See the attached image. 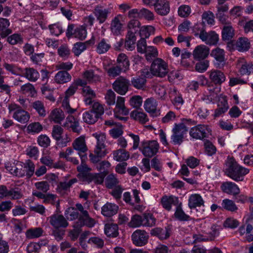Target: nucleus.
I'll list each match as a JSON object with an SVG mask.
<instances>
[{
    "instance_id": "f257e3e1",
    "label": "nucleus",
    "mask_w": 253,
    "mask_h": 253,
    "mask_svg": "<svg viewBox=\"0 0 253 253\" xmlns=\"http://www.w3.org/2000/svg\"><path fill=\"white\" fill-rule=\"evenodd\" d=\"M226 175L236 181L243 180V177L249 172V169L240 166L233 157H228L226 162Z\"/></svg>"
},
{
    "instance_id": "f03ea898",
    "label": "nucleus",
    "mask_w": 253,
    "mask_h": 253,
    "mask_svg": "<svg viewBox=\"0 0 253 253\" xmlns=\"http://www.w3.org/2000/svg\"><path fill=\"white\" fill-rule=\"evenodd\" d=\"M150 70L153 76L163 78L169 73L168 65L161 58H157L152 63Z\"/></svg>"
},
{
    "instance_id": "7ed1b4c3",
    "label": "nucleus",
    "mask_w": 253,
    "mask_h": 253,
    "mask_svg": "<svg viewBox=\"0 0 253 253\" xmlns=\"http://www.w3.org/2000/svg\"><path fill=\"white\" fill-rule=\"evenodd\" d=\"M171 142L174 145H180L184 139V135L188 131V129L183 123L175 124L172 130Z\"/></svg>"
},
{
    "instance_id": "20e7f679",
    "label": "nucleus",
    "mask_w": 253,
    "mask_h": 253,
    "mask_svg": "<svg viewBox=\"0 0 253 253\" xmlns=\"http://www.w3.org/2000/svg\"><path fill=\"white\" fill-rule=\"evenodd\" d=\"M159 148L158 141L153 140L143 141L140 150L145 157L152 158L159 152Z\"/></svg>"
},
{
    "instance_id": "39448f33",
    "label": "nucleus",
    "mask_w": 253,
    "mask_h": 253,
    "mask_svg": "<svg viewBox=\"0 0 253 253\" xmlns=\"http://www.w3.org/2000/svg\"><path fill=\"white\" fill-rule=\"evenodd\" d=\"M76 207L79 212V222L81 226L85 225L89 227H93L95 224L94 219L90 217L87 209L80 203L76 204Z\"/></svg>"
},
{
    "instance_id": "423d86ee",
    "label": "nucleus",
    "mask_w": 253,
    "mask_h": 253,
    "mask_svg": "<svg viewBox=\"0 0 253 253\" xmlns=\"http://www.w3.org/2000/svg\"><path fill=\"white\" fill-rule=\"evenodd\" d=\"M64 129L62 127L59 125H54L52 127L51 135L52 137L57 142L66 146L67 143L71 141V139L68 134H66L63 136Z\"/></svg>"
},
{
    "instance_id": "0eeeda50",
    "label": "nucleus",
    "mask_w": 253,
    "mask_h": 253,
    "mask_svg": "<svg viewBox=\"0 0 253 253\" xmlns=\"http://www.w3.org/2000/svg\"><path fill=\"white\" fill-rule=\"evenodd\" d=\"M125 98L122 96H118L116 101V108L114 109V114L116 118L120 120L126 121L127 117L121 116L120 115L126 116L128 115L129 110L125 105Z\"/></svg>"
},
{
    "instance_id": "6e6552de",
    "label": "nucleus",
    "mask_w": 253,
    "mask_h": 253,
    "mask_svg": "<svg viewBox=\"0 0 253 253\" xmlns=\"http://www.w3.org/2000/svg\"><path fill=\"white\" fill-rule=\"evenodd\" d=\"M211 129L208 126L198 125L191 128L190 135L194 138L202 139L211 134Z\"/></svg>"
},
{
    "instance_id": "1a4fd4ad",
    "label": "nucleus",
    "mask_w": 253,
    "mask_h": 253,
    "mask_svg": "<svg viewBox=\"0 0 253 253\" xmlns=\"http://www.w3.org/2000/svg\"><path fill=\"white\" fill-rule=\"evenodd\" d=\"M111 9L105 8L103 6L98 4L96 5L92 10V13L95 16L99 24L104 23L111 13Z\"/></svg>"
},
{
    "instance_id": "9d476101",
    "label": "nucleus",
    "mask_w": 253,
    "mask_h": 253,
    "mask_svg": "<svg viewBox=\"0 0 253 253\" xmlns=\"http://www.w3.org/2000/svg\"><path fill=\"white\" fill-rule=\"evenodd\" d=\"M129 81L123 77H119L113 84V88L120 95H125L128 89Z\"/></svg>"
},
{
    "instance_id": "9b49d317",
    "label": "nucleus",
    "mask_w": 253,
    "mask_h": 253,
    "mask_svg": "<svg viewBox=\"0 0 253 253\" xmlns=\"http://www.w3.org/2000/svg\"><path fill=\"white\" fill-rule=\"evenodd\" d=\"M16 104H11L9 106L10 112L15 111L13 117L21 123H25L29 121L30 116L29 113L23 109H19Z\"/></svg>"
},
{
    "instance_id": "f8f14e48",
    "label": "nucleus",
    "mask_w": 253,
    "mask_h": 253,
    "mask_svg": "<svg viewBox=\"0 0 253 253\" xmlns=\"http://www.w3.org/2000/svg\"><path fill=\"white\" fill-rule=\"evenodd\" d=\"M131 238L133 243L135 246L141 247L147 243L149 235L144 230H136L132 233Z\"/></svg>"
},
{
    "instance_id": "ddd939ff",
    "label": "nucleus",
    "mask_w": 253,
    "mask_h": 253,
    "mask_svg": "<svg viewBox=\"0 0 253 253\" xmlns=\"http://www.w3.org/2000/svg\"><path fill=\"white\" fill-rule=\"evenodd\" d=\"M72 146L74 150L78 151V154L82 160L86 158V152L87 151V147L84 137L80 136L76 138L73 142Z\"/></svg>"
},
{
    "instance_id": "4468645a",
    "label": "nucleus",
    "mask_w": 253,
    "mask_h": 253,
    "mask_svg": "<svg viewBox=\"0 0 253 253\" xmlns=\"http://www.w3.org/2000/svg\"><path fill=\"white\" fill-rule=\"evenodd\" d=\"M237 62L239 67V72L241 75H250L253 73V63L252 62H247L243 58H239Z\"/></svg>"
},
{
    "instance_id": "2eb2a0df",
    "label": "nucleus",
    "mask_w": 253,
    "mask_h": 253,
    "mask_svg": "<svg viewBox=\"0 0 253 253\" xmlns=\"http://www.w3.org/2000/svg\"><path fill=\"white\" fill-rule=\"evenodd\" d=\"M154 6L155 11L160 15H167L170 11L169 2L167 0H158Z\"/></svg>"
},
{
    "instance_id": "dca6fc26",
    "label": "nucleus",
    "mask_w": 253,
    "mask_h": 253,
    "mask_svg": "<svg viewBox=\"0 0 253 253\" xmlns=\"http://www.w3.org/2000/svg\"><path fill=\"white\" fill-rule=\"evenodd\" d=\"M220 188L224 193L234 196L238 195L240 192V188L237 185L230 181L223 182Z\"/></svg>"
},
{
    "instance_id": "f3484780",
    "label": "nucleus",
    "mask_w": 253,
    "mask_h": 253,
    "mask_svg": "<svg viewBox=\"0 0 253 253\" xmlns=\"http://www.w3.org/2000/svg\"><path fill=\"white\" fill-rule=\"evenodd\" d=\"M150 234L152 236L158 237L161 240H164L169 237L171 230L168 227L165 228L156 227L151 229Z\"/></svg>"
},
{
    "instance_id": "a211bd4d",
    "label": "nucleus",
    "mask_w": 253,
    "mask_h": 253,
    "mask_svg": "<svg viewBox=\"0 0 253 253\" xmlns=\"http://www.w3.org/2000/svg\"><path fill=\"white\" fill-rule=\"evenodd\" d=\"M209 73L210 79L214 84L220 85L225 81V75L222 71L218 70H212Z\"/></svg>"
},
{
    "instance_id": "6ab92c4d",
    "label": "nucleus",
    "mask_w": 253,
    "mask_h": 253,
    "mask_svg": "<svg viewBox=\"0 0 253 253\" xmlns=\"http://www.w3.org/2000/svg\"><path fill=\"white\" fill-rule=\"evenodd\" d=\"M210 49L205 45L197 46L193 52V56L195 59L200 60L207 58L209 54Z\"/></svg>"
},
{
    "instance_id": "aec40b11",
    "label": "nucleus",
    "mask_w": 253,
    "mask_h": 253,
    "mask_svg": "<svg viewBox=\"0 0 253 253\" xmlns=\"http://www.w3.org/2000/svg\"><path fill=\"white\" fill-rule=\"evenodd\" d=\"M200 40L207 44L215 45L218 42L219 37L218 34L213 31H211L209 32L206 31Z\"/></svg>"
},
{
    "instance_id": "412c9836",
    "label": "nucleus",
    "mask_w": 253,
    "mask_h": 253,
    "mask_svg": "<svg viewBox=\"0 0 253 253\" xmlns=\"http://www.w3.org/2000/svg\"><path fill=\"white\" fill-rule=\"evenodd\" d=\"M161 203L164 209L169 211L171 209V205H177L179 203V200L178 198L175 196H164L161 198Z\"/></svg>"
},
{
    "instance_id": "4be33fe9",
    "label": "nucleus",
    "mask_w": 253,
    "mask_h": 253,
    "mask_svg": "<svg viewBox=\"0 0 253 253\" xmlns=\"http://www.w3.org/2000/svg\"><path fill=\"white\" fill-rule=\"evenodd\" d=\"M118 209L117 205L107 202L101 208V213L105 216L111 217L117 213Z\"/></svg>"
},
{
    "instance_id": "5701e85b",
    "label": "nucleus",
    "mask_w": 253,
    "mask_h": 253,
    "mask_svg": "<svg viewBox=\"0 0 253 253\" xmlns=\"http://www.w3.org/2000/svg\"><path fill=\"white\" fill-rule=\"evenodd\" d=\"M49 222L55 228L66 227L68 222L62 215H53L49 217Z\"/></svg>"
},
{
    "instance_id": "b1692460",
    "label": "nucleus",
    "mask_w": 253,
    "mask_h": 253,
    "mask_svg": "<svg viewBox=\"0 0 253 253\" xmlns=\"http://www.w3.org/2000/svg\"><path fill=\"white\" fill-rule=\"evenodd\" d=\"M64 126L69 127L74 132L78 134L81 132V128L80 126L79 120L73 116H69L67 117Z\"/></svg>"
},
{
    "instance_id": "393cba45",
    "label": "nucleus",
    "mask_w": 253,
    "mask_h": 253,
    "mask_svg": "<svg viewBox=\"0 0 253 253\" xmlns=\"http://www.w3.org/2000/svg\"><path fill=\"white\" fill-rule=\"evenodd\" d=\"M204 201L198 194H194L190 196L188 199V207L190 209L204 206Z\"/></svg>"
},
{
    "instance_id": "a878e982",
    "label": "nucleus",
    "mask_w": 253,
    "mask_h": 253,
    "mask_svg": "<svg viewBox=\"0 0 253 253\" xmlns=\"http://www.w3.org/2000/svg\"><path fill=\"white\" fill-rule=\"evenodd\" d=\"M144 107L146 112L154 116L157 111V103L156 99L153 97L147 98L144 101Z\"/></svg>"
},
{
    "instance_id": "bb28decb",
    "label": "nucleus",
    "mask_w": 253,
    "mask_h": 253,
    "mask_svg": "<svg viewBox=\"0 0 253 253\" xmlns=\"http://www.w3.org/2000/svg\"><path fill=\"white\" fill-rule=\"evenodd\" d=\"M10 22L8 19L0 18V36L4 38L12 33V30L8 28Z\"/></svg>"
},
{
    "instance_id": "cd10ccee",
    "label": "nucleus",
    "mask_w": 253,
    "mask_h": 253,
    "mask_svg": "<svg viewBox=\"0 0 253 253\" xmlns=\"http://www.w3.org/2000/svg\"><path fill=\"white\" fill-rule=\"evenodd\" d=\"M72 77L65 71H59L55 76L54 80L57 84H63L70 82Z\"/></svg>"
},
{
    "instance_id": "c85d7f7f",
    "label": "nucleus",
    "mask_w": 253,
    "mask_h": 253,
    "mask_svg": "<svg viewBox=\"0 0 253 253\" xmlns=\"http://www.w3.org/2000/svg\"><path fill=\"white\" fill-rule=\"evenodd\" d=\"M24 76L30 82H35L39 78L40 74L37 70L29 67L24 69Z\"/></svg>"
},
{
    "instance_id": "c756f323",
    "label": "nucleus",
    "mask_w": 253,
    "mask_h": 253,
    "mask_svg": "<svg viewBox=\"0 0 253 253\" xmlns=\"http://www.w3.org/2000/svg\"><path fill=\"white\" fill-rule=\"evenodd\" d=\"M236 48L239 51L244 52L249 50L250 47V42L245 37H241L236 42Z\"/></svg>"
},
{
    "instance_id": "7c9ffc66",
    "label": "nucleus",
    "mask_w": 253,
    "mask_h": 253,
    "mask_svg": "<svg viewBox=\"0 0 253 253\" xmlns=\"http://www.w3.org/2000/svg\"><path fill=\"white\" fill-rule=\"evenodd\" d=\"M74 153V150L71 147H68L65 152H60L59 156L60 158H65L67 161L70 162L74 165H78L79 164L78 160L76 158L72 156Z\"/></svg>"
},
{
    "instance_id": "2f4dec72",
    "label": "nucleus",
    "mask_w": 253,
    "mask_h": 253,
    "mask_svg": "<svg viewBox=\"0 0 253 253\" xmlns=\"http://www.w3.org/2000/svg\"><path fill=\"white\" fill-rule=\"evenodd\" d=\"M120 15L116 16L111 21L110 29L112 33L116 36L121 34L122 24L120 20Z\"/></svg>"
},
{
    "instance_id": "473e14b6",
    "label": "nucleus",
    "mask_w": 253,
    "mask_h": 253,
    "mask_svg": "<svg viewBox=\"0 0 253 253\" xmlns=\"http://www.w3.org/2000/svg\"><path fill=\"white\" fill-rule=\"evenodd\" d=\"M235 35L234 30L231 24L224 25L222 31V39L224 41H229Z\"/></svg>"
},
{
    "instance_id": "72a5a7b5",
    "label": "nucleus",
    "mask_w": 253,
    "mask_h": 253,
    "mask_svg": "<svg viewBox=\"0 0 253 253\" xmlns=\"http://www.w3.org/2000/svg\"><path fill=\"white\" fill-rule=\"evenodd\" d=\"M120 181L116 174L110 173L108 174L105 179V185L107 188L113 189L114 187L119 185Z\"/></svg>"
},
{
    "instance_id": "f704fd0d",
    "label": "nucleus",
    "mask_w": 253,
    "mask_h": 253,
    "mask_svg": "<svg viewBox=\"0 0 253 253\" xmlns=\"http://www.w3.org/2000/svg\"><path fill=\"white\" fill-rule=\"evenodd\" d=\"M113 158L118 162L126 161L129 158V154L124 149H119L113 152Z\"/></svg>"
},
{
    "instance_id": "c9c22d12",
    "label": "nucleus",
    "mask_w": 253,
    "mask_h": 253,
    "mask_svg": "<svg viewBox=\"0 0 253 253\" xmlns=\"http://www.w3.org/2000/svg\"><path fill=\"white\" fill-rule=\"evenodd\" d=\"M130 117L141 124H144L149 121L147 115L143 112L134 110L130 113Z\"/></svg>"
},
{
    "instance_id": "e433bc0d",
    "label": "nucleus",
    "mask_w": 253,
    "mask_h": 253,
    "mask_svg": "<svg viewBox=\"0 0 253 253\" xmlns=\"http://www.w3.org/2000/svg\"><path fill=\"white\" fill-rule=\"evenodd\" d=\"M105 234L110 237H116L118 235V226L117 224L107 223L105 225Z\"/></svg>"
},
{
    "instance_id": "4c0bfd02",
    "label": "nucleus",
    "mask_w": 253,
    "mask_h": 253,
    "mask_svg": "<svg viewBox=\"0 0 253 253\" xmlns=\"http://www.w3.org/2000/svg\"><path fill=\"white\" fill-rule=\"evenodd\" d=\"M65 118L63 112L60 109L53 110L49 115V119L55 123H60Z\"/></svg>"
},
{
    "instance_id": "58836bf2",
    "label": "nucleus",
    "mask_w": 253,
    "mask_h": 253,
    "mask_svg": "<svg viewBox=\"0 0 253 253\" xmlns=\"http://www.w3.org/2000/svg\"><path fill=\"white\" fill-rule=\"evenodd\" d=\"M176 211L174 213L175 218L179 221H188L190 219V216L186 214L182 209V203H180L176 205Z\"/></svg>"
},
{
    "instance_id": "ea45409f",
    "label": "nucleus",
    "mask_w": 253,
    "mask_h": 253,
    "mask_svg": "<svg viewBox=\"0 0 253 253\" xmlns=\"http://www.w3.org/2000/svg\"><path fill=\"white\" fill-rule=\"evenodd\" d=\"M228 109V103L226 100L222 99L218 103V108L215 110L214 117H218L223 114Z\"/></svg>"
},
{
    "instance_id": "a19ab883",
    "label": "nucleus",
    "mask_w": 253,
    "mask_h": 253,
    "mask_svg": "<svg viewBox=\"0 0 253 253\" xmlns=\"http://www.w3.org/2000/svg\"><path fill=\"white\" fill-rule=\"evenodd\" d=\"M205 23L211 26L215 23L214 14L211 11H204L202 15V24L205 25Z\"/></svg>"
},
{
    "instance_id": "79ce46f5",
    "label": "nucleus",
    "mask_w": 253,
    "mask_h": 253,
    "mask_svg": "<svg viewBox=\"0 0 253 253\" xmlns=\"http://www.w3.org/2000/svg\"><path fill=\"white\" fill-rule=\"evenodd\" d=\"M136 38L135 35L127 33L126 37L125 46L127 50L132 51L135 48Z\"/></svg>"
},
{
    "instance_id": "37998d69",
    "label": "nucleus",
    "mask_w": 253,
    "mask_h": 253,
    "mask_svg": "<svg viewBox=\"0 0 253 253\" xmlns=\"http://www.w3.org/2000/svg\"><path fill=\"white\" fill-rule=\"evenodd\" d=\"M140 23L136 19L131 20L127 24V33L135 35L140 30Z\"/></svg>"
},
{
    "instance_id": "c03bdc74",
    "label": "nucleus",
    "mask_w": 253,
    "mask_h": 253,
    "mask_svg": "<svg viewBox=\"0 0 253 253\" xmlns=\"http://www.w3.org/2000/svg\"><path fill=\"white\" fill-rule=\"evenodd\" d=\"M83 118L84 121L88 124L95 123L98 119L95 113L91 110L84 112L83 114Z\"/></svg>"
},
{
    "instance_id": "a18cd8bd",
    "label": "nucleus",
    "mask_w": 253,
    "mask_h": 253,
    "mask_svg": "<svg viewBox=\"0 0 253 253\" xmlns=\"http://www.w3.org/2000/svg\"><path fill=\"white\" fill-rule=\"evenodd\" d=\"M83 76L89 83H97L100 81V77L95 74L92 70L85 71Z\"/></svg>"
},
{
    "instance_id": "49530a36",
    "label": "nucleus",
    "mask_w": 253,
    "mask_h": 253,
    "mask_svg": "<svg viewBox=\"0 0 253 253\" xmlns=\"http://www.w3.org/2000/svg\"><path fill=\"white\" fill-rule=\"evenodd\" d=\"M111 48V45L105 39H101L98 43L96 47V51L101 54L107 52Z\"/></svg>"
},
{
    "instance_id": "de8ad7c7",
    "label": "nucleus",
    "mask_w": 253,
    "mask_h": 253,
    "mask_svg": "<svg viewBox=\"0 0 253 253\" xmlns=\"http://www.w3.org/2000/svg\"><path fill=\"white\" fill-rule=\"evenodd\" d=\"M43 231L42 228H31L26 231V237L29 239L37 238L42 236Z\"/></svg>"
},
{
    "instance_id": "09e8293b",
    "label": "nucleus",
    "mask_w": 253,
    "mask_h": 253,
    "mask_svg": "<svg viewBox=\"0 0 253 253\" xmlns=\"http://www.w3.org/2000/svg\"><path fill=\"white\" fill-rule=\"evenodd\" d=\"M117 63L118 66L122 67L125 71L127 70L129 68V60L125 54H120L117 58Z\"/></svg>"
},
{
    "instance_id": "8fccbe9b",
    "label": "nucleus",
    "mask_w": 253,
    "mask_h": 253,
    "mask_svg": "<svg viewBox=\"0 0 253 253\" xmlns=\"http://www.w3.org/2000/svg\"><path fill=\"white\" fill-rule=\"evenodd\" d=\"M32 107L36 110L40 116L42 117L45 116L46 113L43 102L39 100L36 101L33 103Z\"/></svg>"
},
{
    "instance_id": "3c124183",
    "label": "nucleus",
    "mask_w": 253,
    "mask_h": 253,
    "mask_svg": "<svg viewBox=\"0 0 253 253\" xmlns=\"http://www.w3.org/2000/svg\"><path fill=\"white\" fill-rule=\"evenodd\" d=\"M74 37L80 40H84L86 37L87 32L84 26H79L75 29Z\"/></svg>"
},
{
    "instance_id": "603ef678",
    "label": "nucleus",
    "mask_w": 253,
    "mask_h": 253,
    "mask_svg": "<svg viewBox=\"0 0 253 253\" xmlns=\"http://www.w3.org/2000/svg\"><path fill=\"white\" fill-rule=\"evenodd\" d=\"M112 190L110 192V194L113 197V198L117 201H120L122 197V195L124 190L123 186L121 185H118L114 187Z\"/></svg>"
},
{
    "instance_id": "864d4df0",
    "label": "nucleus",
    "mask_w": 253,
    "mask_h": 253,
    "mask_svg": "<svg viewBox=\"0 0 253 253\" xmlns=\"http://www.w3.org/2000/svg\"><path fill=\"white\" fill-rule=\"evenodd\" d=\"M211 55L219 62H223L225 60L224 51L219 48H216L211 51Z\"/></svg>"
},
{
    "instance_id": "5fc2aeb1",
    "label": "nucleus",
    "mask_w": 253,
    "mask_h": 253,
    "mask_svg": "<svg viewBox=\"0 0 253 253\" xmlns=\"http://www.w3.org/2000/svg\"><path fill=\"white\" fill-rule=\"evenodd\" d=\"M23 197V194L18 188H12L8 190L7 197H10L11 200H18Z\"/></svg>"
},
{
    "instance_id": "6e6d98bb",
    "label": "nucleus",
    "mask_w": 253,
    "mask_h": 253,
    "mask_svg": "<svg viewBox=\"0 0 253 253\" xmlns=\"http://www.w3.org/2000/svg\"><path fill=\"white\" fill-rule=\"evenodd\" d=\"M206 31L205 25L202 24H196L193 28V33L196 37L200 39L202 38Z\"/></svg>"
},
{
    "instance_id": "4d7b16f0",
    "label": "nucleus",
    "mask_w": 253,
    "mask_h": 253,
    "mask_svg": "<svg viewBox=\"0 0 253 253\" xmlns=\"http://www.w3.org/2000/svg\"><path fill=\"white\" fill-rule=\"evenodd\" d=\"M123 69V68L121 67L120 66L115 65L106 69V71L109 76L114 78L119 76Z\"/></svg>"
},
{
    "instance_id": "13d9d810",
    "label": "nucleus",
    "mask_w": 253,
    "mask_h": 253,
    "mask_svg": "<svg viewBox=\"0 0 253 253\" xmlns=\"http://www.w3.org/2000/svg\"><path fill=\"white\" fill-rule=\"evenodd\" d=\"M43 129L42 126L39 122H35L29 125L27 130L29 132L38 133Z\"/></svg>"
},
{
    "instance_id": "bf43d9fd",
    "label": "nucleus",
    "mask_w": 253,
    "mask_h": 253,
    "mask_svg": "<svg viewBox=\"0 0 253 253\" xmlns=\"http://www.w3.org/2000/svg\"><path fill=\"white\" fill-rule=\"evenodd\" d=\"M111 164L107 161H102L99 162L96 166L98 170L102 173H105L107 175L108 173V169L110 167Z\"/></svg>"
},
{
    "instance_id": "052dcab7",
    "label": "nucleus",
    "mask_w": 253,
    "mask_h": 253,
    "mask_svg": "<svg viewBox=\"0 0 253 253\" xmlns=\"http://www.w3.org/2000/svg\"><path fill=\"white\" fill-rule=\"evenodd\" d=\"M105 99L108 105H113L116 103V94L111 89L107 91Z\"/></svg>"
},
{
    "instance_id": "680f3d73",
    "label": "nucleus",
    "mask_w": 253,
    "mask_h": 253,
    "mask_svg": "<svg viewBox=\"0 0 253 253\" xmlns=\"http://www.w3.org/2000/svg\"><path fill=\"white\" fill-rule=\"evenodd\" d=\"M146 82L145 78L142 77L133 78L131 81L132 85L137 89L142 88L145 85Z\"/></svg>"
},
{
    "instance_id": "e2e57ef3",
    "label": "nucleus",
    "mask_w": 253,
    "mask_h": 253,
    "mask_svg": "<svg viewBox=\"0 0 253 253\" xmlns=\"http://www.w3.org/2000/svg\"><path fill=\"white\" fill-rule=\"evenodd\" d=\"M7 41L11 45L20 44L23 42V38L20 35L14 34L7 38Z\"/></svg>"
},
{
    "instance_id": "0e129e2a",
    "label": "nucleus",
    "mask_w": 253,
    "mask_h": 253,
    "mask_svg": "<svg viewBox=\"0 0 253 253\" xmlns=\"http://www.w3.org/2000/svg\"><path fill=\"white\" fill-rule=\"evenodd\" d=\"M145 53H146V59L148 61H150L158 56V51L154 46H148Z\"/></svg>"
},
{
    "instance_id": "69168bd1",
    "label": "nucleus",
    "mask_w": 253,
    "mask_h": 253,
    "mask_svg": "<svg viewBox=\"0 0 253 253\" xmlns=\"http://www.w3.org/2000/svg\"><path fill=\"white\" fill-rule=\"evenodd\" d=\"M139 18H143L147 20H153L154 15L150 10L146 8H142L139 11Z\"/></svg>"
},
{
    "instance_id": "338daca9",
    "label": "nucleus",
    "mask_w": 253,
    "mask_h": 253,
    "mask_svg": "<svg viewBox=\"0 0 253 253\" xmlns=\"http://www.w3.org/2000/svg\"><path fill=\"white\" fill-rule=\"evenodd\" d=\"M37 142L41 146L47 148L50 145V139L46 135L42 134L38 137Z\"/></svg>"
},
{
    "instance_id": "774afa93",
    "label": "nucleus",
    "mask_w": 253,
    "mask_h": 253,
    "mask_svg": "<svg viewBox=\"0 0 253 253\" xmlns=\"http://www.w3.org/2000/svg\"><path fill=\"white\" fill-rule=\"evenodd\" d=\"M129 104L135 108H139L142 103V98L139 95H134L129 100Z\"/></svg>"
}]
</instances>
